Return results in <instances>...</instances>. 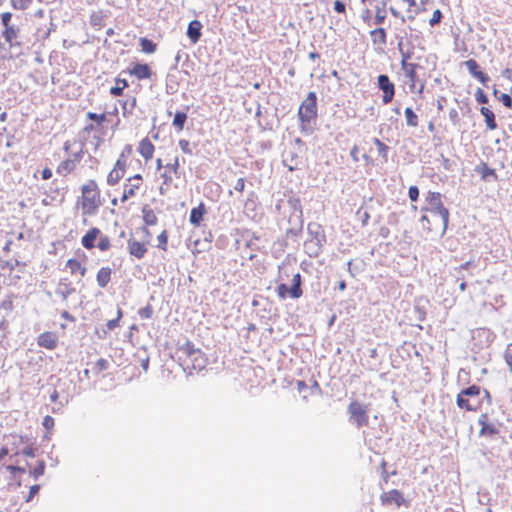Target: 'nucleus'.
Returning a JSON list of instances; mask_svg holds the SVG:
<instances>
[{
	"instance_id": "obj_1",
	"label": "nucleus",
	"mask_w": 512,
	"mask_h": 512,
	"mask_svg": "<svg viewBox=\"0 0 512 512\" xmlns=\"http://www.w3.org/2000/svg\"><path fill=\"white\" fill-rule=\"evenodd\" d=\"M82 210L84 214L92 215L100 206V192L97 183L94 180H89L82 186Z\"/></svg>"
},
{
	"instance_id": "obj_2",
	"label": "nucleus",
	"mask_w": 512,
	"mask_h": 512,
	"mask_svg": "<svg viewBox=\"0 0 512 512\" xmlns=\"http://www.w3.org/2000/svg\"><path fill=\"white\" fill-rule=\"evenodd\" d=\"M441 198L442 195L439 192H429L426 196L427 207L422 208V210L429 211L434 216H438L440 218L443 225L442 234H444L448 226L449 211L443 206Z\"/></svg>"
},
{
	"instance_id": "obj_3",
	"label": "nucleus",
	"mask_w": 512,
	"mask_h": 512,
	"mask_svg": "<svg viewBox=\"0 0 512 512\" xmlns=\"http://www.w3.org/2000/svg\"><path fill=\"white\" fill-rule=\"evenodd\" d=\"M349 414V422L356 428L360 429L367 426L369 422L368 406L359 401H352L347 408Z\"/></svg>"
},
{
	"instance_id": "obj_4",
	"label": "nucleus",
	"mask_w": 512,
	"mask_h": 512,
	"mask_svg": "<svg viewBox=\"0 0 512 512\" xmlns=\"http://www.w3.org/2000/svg\"><path fill=\"white\" fill-rule=\"evenodd\" d=\"M180 352L186 356L187 367L191 365L194 370H202L206 366V358L200 349L195 348L191 342L185 343Z\"/></svg>"
},
{
	"instance_id": "obj_5",
	"label": "nucleus",
	"mask_w": 512,
	"mask_h": 512,
	"mask_svg": "<svg viewBox=\"0 0 512 512\" xmlns=\"http://www.w3.org/2000/svg\"><path fill=\"white\" fill-rule=\"evenodd\" d=\"M298 116L302 123L310 124L317 118V95L315 92H309L307 97L302 101Z\"/></svg>"
},
{
	"instance_id": "obj_6",
	"label": "nucleus",
	"mask_w": 512,
	"mask_h": 512,
	"mask_svg": "<svg viewBox=\"0 0 512 512\" xmlns=\"http://www.w3.org/2000/svg\"><path fill=\"white\" fill-rule=\"evenodd\" d=\"M378 87L383 91V103H390L395 94V87L386 74L378 76Z\"/></svg>"
},
{
	"instance_id": "obj_7",
	"label": "nucleus",
	"mask_w": 512,
	"mask_h": 512,
	"mask_svg": "<svg viewBox=\"0 0 512 512\" xmlns=\"http://www.w3.org/2000/svg\"><path fill=\"white\" fill-rule=\"evenodd\" d=\"M307 233L309 235L308 241L325 245L327 239L323 227L317 222H310L307 225Z\"/></svg>"
},
{
	"instance_id": "obj_8",
	"label": "nucleus",
	"mask_w": 512,
	"mask_h": 512,
	"mask_svg": "<svg viewBox=\"0 0 512 512\" xmlns=\"http://www.w3.org/2000/svg\"><path fill=\"white\" fill-rule=\"evenodd\" d=\"M469 73L479 80L483 85H486L490 81V77L479 69V64L474 59H469L464 62Z\"/></svg>"
},
{
	"instance_id": "obj_9",
	"label": "nucleus",
	"mask_w": 512,
	"mask_h": 512,
	"mask_svg": "<svg viewBox=\"0 0 512 512\" xmlns=\"http://www.w3.org/2000/svg\"><path fill=\"white\" fill-rule=\"evenodd\" d=\"M37 343L40 347L53 350L57 347L58 337L54 332H44L38 336Z\"/></svg>"
},
{
	"instance_id": "obj_10",
	"label": "nucleus",
	"mask_w": 512,
	"mask_h": 512,
	"mask_svg": "<svg viewBox=\"0 0 512 512\" xmlns=\"http://www.w3.org/2000/svg\"><path fill=\"white\" fill-rule=\"evenodd\" d=\"M401 67L405 72V76L411 82L410 88H411V90H413L415 88V84L417 81L416 69L420 66L418 64L409 63V62L405 61V59H402Z\"/></svg>"
},
{
	"instance_id": "obj_11",
	"label": "nucleus",
	"mask_w": 512,
	"mask_h": 512,
	"mask_svg": "<svg viewBox=\"0 0 512 512\" xmlns=\"http://www.w3.org/2000/svg\"><path fill=\"white\" fill-rule=\"evenodd\" d=\"M478 423L481 425L480 435L482 436H493L498 433L497 427L488 421L487 414H481Z\"/></svg>"
},
{
	"instance_id": "obj_12",
	"label": "nucleus",
	"mask_w": 512,
	"mask_h": 512,
	"mask_svg": "<svg viewBox=\"0 0 512 512\" xmlns=\"http://www.w3.org/2000/svg\"><path fill=\"white\" fill-rule=\"evenodd\" d=\"M283 164L289 171H294L299 168L301 160L295 151L287 150L283 154Z\"/></svg>"
},
{
	"instance_id": "obj_13",
	"label": "nucleus",
	"mask_w": 512,
	"mask_h": 512,
	"mask_svg": "<svg viewBox=\"0 0 512 512\" xmlns=\"http://www.w3.org/2000/svg\"><path fill=\"white\" fill-rule=\"evenodd\" d=\"M381 501L384 505L395 503L397 506H401L404 502L403 495L400 491L393 489L381 496Z\"/></svg>"
},
{
	"instance_id": "obj_14",
	"label": "nucleus",
	"mask_w": 512,
	"mask_h": 512,
	"mask_svg": "<svg viewBox=\"0 0 512 512\" xmlns=\"http://www.w3.org/2000/svg\"><path fill=\"white\" fill-rule=\"evenodd\" d=\"M202 27V23L198 20H193L189 23L186 34L193 44L199 41Z\"/></svg>"
},
{
	"instance_id": "obj_15",
	"label": "nucleus",
	"mask_w": 512,
	"mask_h": 512,
	"mask_svg": "<svg viewBox=\"0 0 512 512\" xmlns=\"http://www.w3.org/2000/svg\"><path fill=\"white\" fill-rule=\"evenodd\" d=\"M100 229L94 227L91 228L81 239V244L86 249H93L95 247V241L100 236Z\"/></svg>"
},
{
	"instance_id": "obj_16",
	"label": "nucleus",
	"mask_w": 512,
	"mask_h": 512,
	"mask_svg": "<svg viewBox=\"0 0 512 512\" xmlns=\"http://www.w3.org/2000/svg\"><path fill=\"white\" fill-rule=\"evenodd\" d=\"M75 292V288L67 281V279H60L55 293L59 295L63 301H67L68 297Z\"/></svg>"
},
{
	"instance_id": "obj_17",
	"label": "nucleus",
	"mask_w": 512,
	"mask_h": 512,
	"mask_svg": "<svg viewBox=\"0 0 512 512\" xmlns=\"http://www.w3.org/2000/svg\"><path fill=\"white\" fill-rule=\"evenodd\" d=\"M475 172L481 175L482 180L489 181L490 178L497 181L498 176L494 169L490 168L487 163L481 162L475 167Z\"/></svg>"
},
{
	"instance_id": "obj_18",
	"label": "nucleus",
	"mask_w": 512,
	"mask_h": 512,
	"mask_svg": "<svg viewBox=\"0 0 512 512\" xmlns=\"http://www.w3.org/2000/svg\"><path fill=\"white\" fill-rule=\"evenodd\" d=\"M206 213L205 205L201 202L197 207L192 208L189 221L194 226H199Z\"/></svg>"
},
{
	"instance_id": "obj_19",
	"label": "nucleus",
	"mask_w": 512,
	"mask_h": 512,
	"mask_svg": "<svg viewBox=\"0 0 512 512\" xmlns=\"http://www.w3.org/2000/svg\"><path fill=\"white\" fill-rule=\"evenodd\" d=\"M155 147L148 138H144L140 141L138 151L145 160H149L153 157Z\"/></svg>"
},
{
	"instance_id": "obj_20",
	"label": "nucleus",
	"mask_w": 512,
	"mask_h": 512,
	"mask_svg": "<svg viewBox=\"0 0 512 512\" xmlns=\"http://www.w3.org/2000/svg\"><path fill=\"white\" fill-rule=\"evenodd\" d=\"M128 248L129 253L138 259L143 258L145 253L147 252L145 244L131 239L128 241Z\"/></svg>"
},
{
	"instance_id": "obj_21",
	"label": "nucleus",
	"mask_w": 512,
	"mask_h": 512,
	"mask_svg": "<svg viewBox=\"0 0 512 512\" xmlns=\"http://www.w3.org/2000/svg\"><path fill=\"white\" fill-rule=\"evenodd\" d=\"M19 34V28L12 25L8 28H5L2 32V36L4 40L9 44L10 48L14 47L15 45H20V43L15 42V39L18 37Z\"/></svg>"
},
{
	"instance_id": "obj_22",
	"label": "nucleus",
	"mask_w": 512,
	"mask_h": 512,
	"mask_svg": "<svg viewBox=\"0 0 512 512\" xmlns=\"http://www.w3.org/2000/svg\"><path fill=\"white\" fill-rule=\"evenodd\" d=\"M135 75L139 80L148 79L152 75V71L147 64L137 63L130 72Z\"/></svg>"
},
{
	"instance_id": "obj_23",
	"label": "nucleus",
	"mask_w": 512,
	"mask_h": 512,
	"mask_svg": "<svg viewBox=\"0 0 512 512\" xmlns=\"http://www.w3.org/2000/svg\"><path fill=\"white\" fill-rule=\"evenodd\" d=\"M112 269L110 267H102L96 275V281L99 287L105 288L111 280Z\"/></svg>"
},
{
	"instance_id": "obj_24",
	"label": "nucleus",
	"mask_w": 512,
	"mask_h": 512,
	"mask_svg": "<svg viewBox=\"0 0 512 512\" xmlns=\"http://www.w3.org/2000/svg\"><path fill=\"white\" fill-rule=\"evenodd\" d=\"M301 275L296 273L292 278V285L289 289V295L291 298L298 299L302 296L303 292L301 289Z\"/></svg>"
},
{
	"instance_id": "obj_25",
	"label": "nucleus",
	"mask_w": 512,
	"mask_h": 512,
	"mask_svg": "<svg viewBox=\"0 0 512 512\" xmlns=\"http://www.w3.org/2000/svg\"><path fill=\"white\" fill-rule=\"evenodd\" d=\"M480 113L485 118V123L488 129L495 130L497 128V123L495 119L494 113L487 107H481Z\"/></svg>"
},
{
	"instance_id": "obj_26",
	"label": "nucleus",
	"mask_w": 512,
	"mask_h": 512,
	"mask_svg": "<svg viewBox=\"0 0 512 512\" xmlns=\"http://www.w3.org/2000/svg\"><path fill=\"white\" fill-rule=\"evenodd\" d=\"M304 248L309 257L316 258L321 254L323 245L306 240Z\"/></svg>"
},
{
	"instance_id": "obj_27",
	"label": "nucleus",
	"mask_w": 512,
	"mask_h": 512,
	"mask_svg": "<svg viewBox=\"0 0 512 512\" xmlns=\"http://www.w3.org/2000/svg\"><path fill=\"white\" fill-rule=\"evenodd\" d=\"M386 19V0L381 2V5L375 7L374 24L381 25Z\"/></svg>"
},
{
	"instance_id": "obj_28",
	"label": "nucleus",
	"mask_w": 512,
	"mask_h": 512,
	"mask_svg": "<svg viewBox=\"0 0 512 512\" xmlns=\"http://www.w3.org/2000/svg\"><path fill=\"white\" fill-rule=\"evenodd\" d=\"M143 213V221L148 226H153L157 224L158 218L154 211L147 206L143 207L142 209Z\"/></svg>"
},
{
	"instance_id": "obj_29",
	"label": "nucleus",
	"mask_w": 512,
	"mask_h": 512,
	"mask_svg": "<svg viewBox=\"0 0 512 512\" xmlns=\"http://www.w3.org/2000/svg\"><path fill=\"white\" fill-rule=\"evenodd\" d=\"M139 187H140V183L132 182L131 184H125L121 201L126 202L130 197H133L136 193V190H138Z\"/></svg>"
},
{
	"instance_id": "obj_30",
	"label": "nucleus",
	"mask_w": 512,
	"mask_h": 512,
	"mask_svg": "<svg viewBox=\"0 0 512 512\" xmlns=\"http://www.w3.org/2000/svg\"><path fill=\"white\" fill-rule=\"evenodd\" d=\"M76 167L75 159H67L63 161L57 168V172L61 174H67L72 172Z\"/></svg>"
},
{
	"instance_id": "obj_31",
	"label": "nucleus",
	"mask_w": 512,
	"mask_h": 512,
	"mask_svg": "<svg viewBox=\"0 0 512 512\" xmlns=\"http://www.w3.org/2000/svg\"><path fill=\"white\" fill-rule=\"evenodd\" d=\"M373 42L381 45L386 44V31L384 28H376L370 32Z\"/></svg>"
},
{
	"instance_id": "obj_32",
	"label": "nucleus",
	"mask_w": 512,
	"mask_h": 512,
	"mask_svg": "<svg viewBox=\"0 0 512 512\" xmlns=\"http://www.w3.org/2000/svg\"><path fill=\"white\" fill-rule=\"evenodd\" d=\"M66 266L70 269L71 273L79 272L81 276L86 273V267L82 266L81 263L76 259H69Z\"/></svg>"
},
{
	"instance_id": "obj_33",
	"label": "nucleus",
	"mask_w": 512,
	"mask_h": 512,
	"mask_svg": "<svg viewBox=\"0 0 512 512\" xmlns=\"http://www.w3.org/2000/svg\"><path fill=\"white\" fill-rule=\"evenodd\" d=\"M139 44H140V47H141V50L144 52V53H148V54H151V53H154L156 51V44L150 40V39H147L145 37H142L140 38L139 40Z\"/></svg>"
},
{
	"instance_id": "obj_34",
	"label": "nucleus",
	"mask_w": 512,
	"mask_h": 512,
	"mask_svg": "<svg viewBox=\"0 0 512 512\" xmlns=\"http://www.w3.org/2000/svg\"><path fill=\"white\" fill-rule=\"evenodd\" d=\"M115 86L110 89V93L113 96H120L123 90L128 86V82L126 79L116 78Z\"/></svg>"
},
{
	"instance_id": "obj_35",
	"label": "nucleus",
	"mask_w": 512,
	"mask_h": 512,
	"mask_svg": "<svg viewBox=\"0 0 512 512\" xmlns=\"http://www.w3.org/2000/svg\"><path fill=\"white\" fill-rule=\"evenodd\" d=\"M187 120V114L182 111L176 112L174 119H173V126L178 129V131L183 130L185 122Z\"/></svg>"
},
{
	"instance_id": "obj_36",
	"label": "nucleus",
	"mask_w": 512,
	"mask_h": 512,
	"mask_svg": "<svg viewBox=\"0 0 512 512\" xmlns=\"http://www.w3.org/2000/svg\"><path fill=\"white\" fill-rule=\"evenodd\" d=\"M405 118H406V124L410 127H417L418 126V116L415 114V112L412 110V108H406L405 109Z\"/></svg>"
},
{
	"instance_id": "obj_37",
	"label": "nucleus",
	"mask_w": 512,
	"mask_h": 512,
	"mask_svg": "<svg viewBox=\"0 0 512 512\" xmlns=\"http://www.w3.org/2000/svg\"><path fill=\"white\" fill-rule=\"evenodd\" d=\"M123 171H119L118 169H112L107 177V183L111 186L117 184L119 180L123 177Z\"/></svg>"
},
{
	"instance_id": "obj_38",
	"label": "nucleus",
	"mask_w": 512,
	"mask_h": 512,
	"mask_svg": "<svg viewBox=\"0 0 512 512\" xmlns=\"http://www.w3.org/2000/svg\"><path fill=\"white\" fill-rule=\"evenodd\" d=\"M456 402L460 408H464L467 411L475 410V407L470 403L469 399L461 393L458 394Z\"/></svg>"
},
{
	"instance_id": "obj_39",
	"label": "nucleus",
	"mask_w": 512,
	"mask_h": 512,
	"mask_svg": "<svg viewBox=\"0 0 512 512\" xmlns=\"http://www.w3.org/2000/svg\"><path fill=\"white\" fill-rule=\"evenodd\" d=\"M462 395H464L467 398H475L480 394V387L476 385L469 386L460 392Z\"/></svg>"
},
{
	"instance_id": "obj_40",
	"label": "nucleus",
	"mask_w": 512,
	"mask_h": 512,
	"mask_svg": "<svg viewBox=\"0 0 512 512\" xmlns=\"http://www.w3.org/2000/svg\"><path fill=\"white\" fill-rule=\"evenodd\" d=\"M33 0H10L11 6L15 10H26Z\"/></svg>"
},
{
	"instance_id": "obj_41",
	"label": "nucleus",
	"mask_w": 512,
	"mask_h": 512,
	"mask_svg": "<svg viewBox=\"0 0 512 512\" xmlns=\"http://www.w3.org/2000/svg\"><path fill=\"white\" fill-rule=\"evenodd\" d=\"M374 144L376 145V147L378 149L379 155L386 160L387 154L389 151V147L385 143L380 141L378 138L374 139Z\"/></svg>"
},
{
	"instance_id": "obj_42",
	"label": "nucleus",
	"mask_w": 512,
	"mask_h": 512,
	"mask_svg": "<svg viewBox=\"0 0 512 512\" xmlns=\"http://www.w3.org/2000/svg\"><path fill=\"white\" fill-rule=\"evenodd\" d=\"M111 244H110V239L108 236L106 235H102L100 234L99 236V242H98V245L97 247L101 250V251H107L109 248H110Z\"/></svg>"
},
{
	"instance_id": "obj_43",
	"label": "nucleus",
	"mask_w": 512,
	"mask_h": 512,
	"mask_svg": "<svg viewBox=\"0 0 512 512\" xmlns=\"http://www.w3.org/2000/svg\"><path fill=\"white\" fill-rule=\"evenodd\" d=\"M504 359L509 367L510 372L512 373V343L507 345L504 352Z\"/></svg>"
},
{
	"instance_id": "obj_44",
	"label": "nucleus",
	"mask_w": 512,
	"mask_h": 512,
	"mask_svg": "<svg viewBox=\"0 0 512 512\" xmlns=\"http://www.w3.org/2000/svg\"><path fill=\"white\" fill-rule=\"evenodd\" d=\"M45 471V462L40 461L31 471V474L35 479H38L39 476L43 475Z\"/></svg>"
},
{
	"instance_id": "obj_45",
	"label": "nucleus",
	"mask_w": 512,
	"mask_h": 512,
	"mask_svg": "<svg viewBox=\"0 0 512 512\" xmlns=\"http://www.w3.org/2000/svg\"><path fill=\"white\" fill-rule=\"evenodd\" d=\"M87 117L88 119L92 120V121H95L98 125L102 124L103 122L106 121V115L103 113V114H97V113H94V112H88L87 113Z\"/></svg>"
},
{
	"instance_id": "obj_46",
	"label": "nucleus",
	"mask_w": 512,
	"mask_h": 512,
	"mask_svg": "<svg viewBox=\"0 0 512 512\" xmlns=\"http://www.w3.org/2000/svg\"><path fill=\"white\" fill-rule=\"evenodd\" d=\"M475 99L479 104L488 103V97L481 88H477L475 92Z\"/></svg>"
},
{
	"instance_id": "obj_47",
	"label": "nucleus",
	"mask_w": 512,
	"mask_h": 512,
	"mask_svg": "<svg viewBox=\"0 0 512 512\" xmlns=\"http://www.w3.org/2000/svg\"><path fill=\"white\" fill-rule=\"evenodd\" d=\"M179 146H180L181 150L183 151V153L188 154V155L193 154V150H192L190 142L188 140L180 139Z\"/></svg>"
},
{
	"instance_id": "obj_48",
	"label": "nucleus",
	"mask_w": 512,
	"mask_h": 512,
	"mask_svg": "<svg viewBox=\"0 0 512 512\" xmlns=\"http://www.w3.org/2000/svg\"><path fill=\"white\" fill-rule=\"evenodd\" d=\"M442 17H443L442 12L439 9H436L433 12L432 17L429 20V24L431 26H435V25L439 24L442 20Z\"/></svg>"
},
{
	"instance_id": "obj_49",
	"label": "nucleus",
	"mask_w": 512,
	"mask_h": 512,
	"mask_svg": "<svg viewBox=\"0 0 512 512\" xmlns=\"http://www.w3.org/2000/svg\"><path fill=\"white\" fill-rule=\"evenodd\" d=\"M153 314V309L151 305H147L139 310V316L142 319H150Z\"/></svg>"
},
{
	"instance_id": "obj_50",
	"label": "nucleus",
	"mask_w": 512,
	"mask_h": 512,
	"mask_svg": "<svg viewBox=\"0 0 512 512\" xmlns=\"http://www.w3.org/2000/svg\"><path fill=\"white\" fill-rule=\"evenodd\" d=\"M122 317V310L120 308H118V311H117V318L115 319H112V320H109L107 322V328L109 330H113L115 329L118 325H119V320L120 318Z\"/></svg>"
},
{
	"instance_id": "obj_51",
	"label": "nucleus",
	"mask_w": 512,
	"mask_h": 512,
	"mask_svg": "<svg viewBox=\"0 0 512 512\" xmlns=\"http://www.w3.org/2000/svg\"><path fill=\"white\" fill-rule=\"evenodd\" d=\"M158 247L160 249L166 250V245L168 241L167 232L164 230L159 236H158Z\"/></svg>"
},
{
	"instance_id": "obj_52",
	"label": "nucleus",
	"mask_w": 512,
	"mask_h": 512,
	"mask_svg": "<svg viewBox=\"0 0 512 512\" xmlns=\"http://www.w3.org/2000/svg\"><path fill=\"white\" fill-rule=\"evenodd\" d=\"M289 289H290V287H288L286 284L282 283V284L278 285V287H277L278 296L281 299H285L287 294H289Z\"/></svg>"
},
{
	"instance_id": "obj_53",
	"label": "nucleus",
	"mask_w": 512,
	"mask_h": 512,
	"mask_svg": "<svg viewBox=\"0 0 512 512\" xmlns=\"http://www.w3.org/2000/svg\"><path fill=\"white\" fill-rule=\"evenodd\" d=\"M499 100L503 103V105L509 109L512 108V98L510 95L503 93L500 95Z\"/></svg>"
},
{
	"instance_id": "obj_54",
	"label": "nucleus",
	"mask_w": 512,
	"mask_h": 512,
	"mask_svg": "<svg viewBox=\"0 0 512 512\" xmlns=\"http://www.w3.org/2000/svg\"><path fill=\"white\" fill-rule=\"evenodd\" d=\"M109 363L106 359L100 358L97 360L95 367L98 372L108 369Z\"/></svg>"
},
{
	"instance_id": "obj_55",
	"label": "nucleus",
	"mask_w": 512,
	"mask_h": 512,
	"mask_svg": "<svg viewBox=\"0 0 512 512\" xmlns=\"http://www.w3.org/2000/svg\"><path fill=\"white\" fill-rule=\"evenodd\" d=\"M408 195L411 201L415 202L419 198V189L416 186H411L408 191Z\"/></svg>"
},
{
	"instance_id": "obj_56",
	"label": "nucleus",
	"mask_w": 512,
	"mask_h": 512,
	"mask_svg": "<svg viewBox=\"0 0 512 512\" xmlns=\"http://www.w3.org/2000/svg\"><path fill=\"white\" fill-rule=\"evenodd\" d=\"M12 18V14L10 12H4L1 14V22L5 28H8L10 25V21Z\"/></svg>"
},
{
	"instance_id": "obj_57",
	"label": "nucleus",
	"mask_w": 512,
	"mask_h": 512,
	"mask_svg": "<svg viewBox=\"0 0 512 512\" xmlns=\"http://www.w3.org/2000/svg\"><path fill=\"white\" fill-rule=\"evenodd\" d=\"M124 158V152L121 154L119 159L116 161V164L113 169H118L119 171H125L126 161Z\"/></svg>"
},
{
	"instance_id": "obj_58",
	"label": "nucleus",
	"mask_w": 512,
	"mask_h": 512,
	"mask_svg": "<svg viewBox=\"0 0 512 512\" xmlns=\"http://www.w3.org/2000/svg\"><path fill=\"white\" fill-rule=\"evenodd\" d=\"M42 424H43V426H44L47 430H50V429H52V428H53V426H54V418H53V417H51V416H49V415H47V416H45V417H44V419H43V423H42Z\"/></svg>"
},
{
	"instance_id": "obj_59",
	"label": "nucleus",
	"mask_w": 512,
	"mask_h": 512,
	"mask_svg": "<svg viewBox=\"0 0 512 512\" xmlns=\"http://www.w3.org/2000/svg\"><path fill=\"white\" fill-rule=\"evenodd\" d=\"M40 486L39 485H32L29 490L28 497L26 498V502H29L32 500V498L39 492Z\"/></svg>"
},
{
	"instance_id": "obj_60",
	"label": "nucleus",
	"mask_w": 512,
	"mask_h": 512,
	"mask_svg": "<svg viewBox=\"0 0 512 512\" xmlns=\"http://www.w3.org/2000/svg\"><path fill=\"white\" fill-rule=\"evenodd\" d=\"M334 10L337 13H345V10H346L345 4L340 0H336L334 2Z\"/></svg>"
},
{
	"instance_id": "obj_61",
	"label": "nucleus",
	"mask_w": 512,
	"mask_h": 512,
	"mask_svg": "<svg viewBox=\"0 0 512 512\" xmlns=\"http://www.w3.org/2000/svg\"><path fill=\"white\" fill-rule=\"evenodd\" d=\"M234 189L236 191H239V192H243L244 191V189H245V180H244V178H239L236 181V183L234 185Z\"/></svg>"
},
{
	"instance_id": "obj_62",
	"label": "nucleus",
	"mask_w": 512,
	"mask_h": 512,
	"mask_svg": "<svg viewBox=\"0 0 512 512\" xmlns=\"http://www.w3.org/2000/svg\"><path fill=\"white\" fill-rule=\"evenodd\" d=\"M471 265V262L468 261V262H465L463 264H461L458 268H457V271H458V279H464V275L462 274V271L463 270H466L468 269V267Z\"/></svg>"
},
{
	"instance_id": "obj_63",
	"label": "nucleus",
	"mask_w": 512,
	"mask_h": 512,
	"mask_svg": "<svg viewBox=\"0 0 512 512\" xmlns=\"http://www.w3.org/2000/svg\"><path fill=\"white\" fill-rule=\"evenodd\" d=\"M449 118L453 122V124L458 123L459 121V115L456 109H451L449 112Z\"/></svg>"
},
{
	"instance_id": "obj_64",
	"label": "nucleus",
	"mask_w": 512,
	"mask_h": 512,
	"mask_svg": "<svg viewBox=\"0 0 512 512\" xmlns=\"http://www.w3.org/2000/svg\"><path fill=\"white\" fill-rule=\"evenodd\" d=\"M23 455L27 456V457H35V451L32 447H25L22 451Z\"/></svg>"
}]
</instances>
